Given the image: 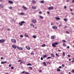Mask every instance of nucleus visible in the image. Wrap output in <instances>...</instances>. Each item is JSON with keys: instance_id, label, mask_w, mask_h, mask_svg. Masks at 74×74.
I'll use <instances>...</instances> for the list:
<instances>
[{"instance_id": "5701e85b", "label": "nucleus", "mask_w": 74, "mask_h": 74, "mask_svg": "<svg viewBox=\"0 0 74 74\" xmlns=\"http://www.w3.org/2000/svg\"><path fill=\"white\" fill-rule=\"evenodd\" d=\"M32 9H36V7L32 6Z\"/></svg>"}, {"instance_id": "bf43d9fd", "label": "nucleus", "mask_w": 74, "mask_h": 74, "mask_svg": "<svg viewBox=\"0 0 74 74\" xmlns=\"http://www.w3.org/2000/svg\"><path fill=\"white\" fill-rule=\"evenodd\" d=\"M59 69H61V68H62V66H60L59 67Z\"/></svg>"}, {"instance_id": "c85d7f7f", "label": "nucleus", "mask_w": 74, "mask_h": 74, "mask_svg": "<svg viewBox=\"0 0 74 74\" xmlns=\"http://www.w3.org/2000/svg\"><path fill=\"white\" fill-rule=\"evenodd\" d=\"M27 66H32V64L30 63H29L27 64Z\"/></svg>"}, {"instance_id": "f03ea898", "label": "nucleus", "mask_w": 74, "mask_h": 74, "mask_svg": "<svg viewBox=\"0 0 74 74\" xmlns=\"http://www.w3.org/2000/svg\"><path fill=\"white\" fill-rule=\"evenodd\" d=\"M32 23H35L37 22V21L36 19H33L32 20Z\"/></svg>"}, {"instance_id": "9b49d317", "label": "nucleus", "mask_w": 74, "mask_h": 74, "mask_svg": "<svg viewBox=\"0 0 74 74\" xmlns=\"http://www.w3.org/2000/svg\"><path fill=\"white\" fill-rule=\"evenodd\" d=\"M51 38L52 40H53V39H54V38H55V37H54V36H51Z\"/></svg>"}, {"instance_id": "c03bdc74", "label": "nucleus", "mask_w": 74, "mask_h": 74, "mask_svg": "<svg viewBox=\"0 0 74 74\" xmlns=\"http://www.w3.org/2000/svg\"><path fill=\"white\" fill-rule=\"evenodd\" d=\"M40 59L41 60H43V58L42 57H41Z\"/></svg>"}, {"instance_id": "603ef678", "label": "nucleus", "mask_w": 74, "mask_h": 74, "mask_svg": "<svg viewBox=\"0 0 74 74\" xmlns=\"http://www.w3.org/2000/svg\"><path fill=\"white\" fill-rule=\"evenodd\" d=\"M1 59H4V58H3V57H1Z\"/></svg>"}, {"instance_id": "49530a36", "label": "nucleus", "mask_w": 74, "mask_h": 74, "mask_svg": "<svg viewBox=\"0 0 74 74\" xmlns=\"http://www.w3.org/2000/svg\"><path fill=\"white\" fill-rule=\"evenodd\" d=\"M21 15H23L24 14V13H21Z\"/></svg>"}, {"instance_id": "a18cd8bd", "label": "nucleus", "mask_w": 74, "mask_h": 74, "mask_svg": "<svg viewBox=\"0 0 74 74\" xmlns=\"http://www.w3.org/2000/svg\"><path fill=\"white\" fill-rule=\"evenodd\" d=\"M22 49H23L21 47H20V50H22Z\"/></svg>"}, {"instance_id": "39448f33", "label": "nucleus", "mask_w": 74, "mask_h": 74, "mask_svg": "<svg viewBox=\"0 0 74 74\" xmlns=\"http://www.w3.org/2000/svg\"><path fill=\"white\" fill-rule=\"evenodd\" d=\"M26 49H28V50H30V47L29 46H26Z\"/></svg>"}, {"instance_id": "2eb2a0df", "label": "nucleus", "mask_w": 74, "mask_h": 74, "mask_svg": "<svg viewBox=\"0 0 74 74\" xmlns=\"http://www.w3.org/2000/svg\"><path fill=\"white\" fill-rule=\"evenodd\" d=\"M12 48H14V49H15L16 48V47L15 45H14L12 46Z\"/></svg>"}, {"instance_id": "4c0bfd02", "label": "nucleus", "mask_w": 74, "mask_h": 74, "mask_svg": "<svg viewBox=\"0 0 74 74\" xmlns=\"http://www.w3.org/2000/svg\"><path fill=\"white\" fill-rule=\"evenodd\" d=\"M63 56H65V53H64V52H63Z\"/></svg>"}, {"instance_id": "412c9836", "label": "nucleus", "mask_w": 74, "mask_h": 74, "mask_svg": "<svg viewBox=\"0 0 74 74\" xmlns=\"http://www.w3.org/2000/svg\"><path fill=\"white\" fill-rule=\"evenodd\" d=\"M32 37L33 38H36V35H33L32 36Z\"/></svg>"}, {"instance_id": "423d86ee", "label": "nucleus", "mask_w": 74, "mask_h": 74, "mask_svg": "<svg viewBox=\"0 0 74 74\" xmlns=\"http://www.w3.org/2000/svg\"><path fill=\"white\" fill-rule=\"evenodd\" d=\"M3 42H5V40H3V39L0 40V42L1 43H2Z\"/></svg>"}, {"instance_id": "20e7f679", "label": "nucleus", "mask_w": 74, "mask_h": 74, "mask_svg": "<svg viewBox=\"0 0 74 74\" xmlns=\"http://www.w3.org/2000/svg\"><path fill=\"white\" fill-rule=\"evenodd\" d=\"M53 8V6H51V7H49L48 8V9L51 10H52Z\"/></svg>"}, {"instance_id": "0e129e2a", "label": "nucleus", "mask_w": 74, "mask_h": 74, "mask_svg": "<svg viewBox=\"0 0 74 74\" xmlns=\"http://www.w3.org/2000/svg\"><path fill=\"white\" fill-rule=\"evenodd\" d=\"M9 67H11V64H9Z\"/></svg>"}, {"instance_id": "9d476101", "label": "nucleus", "mask_w": 74, "mask_h": 74, "mask_svg": "<svg viewBox=\"0 0 74 74\" xmlns=\"http://www.w3.org/2000/svg\"><path fill=\"white\" fill-rule=\"evenodd\" d=\"M39 17L40 19H44V17L41 16H39Z\"/></svg>"}, {"instance_id": "338daca9", "label": "nucleus", "mask_w": 74, "mask_h": 74, "mask_svg": "<svg viewBox=\"0 0 74 74\" xmlns=\"http://www.w3.org/2000/svg\"><path fill=\"white\" fill-rule=\"evenodd\" d=\"M72 2H73V3H74V0H72Z\"/></svg>"}, {"instance_id": "0eeeda50", "label": "nucleus", "mask_w": 74, "mask_h": 74, "mask_svg": "<svg viewBox=\"0 0 74 74\" xmlns=\"http://www.w3.org/2000/svg\"><path fill=\"white\" fill-rule=\"evenodd\" d=\"M52 27L53 29H56L58 28V27H57L56 26H53Z\"/></svg>"}, {"instance_id": "f704fd0d", "label": "nucleus", "mask_w": 74, "mask_h": 74, "mask_svg": "<svg viewBox=\"0 0 74 74\" xmlns=\"http://www.w3.org/2000/svg\"><path fill=\"white\" fill-rule=\"evenodd\" d=\"M45 45L44 44H43L42 45V47H45Z\"/></svg>"}, {"instance_id": "09e8293b", "label": "nucleus", "mask_w": 74, "mask_h": 74, "mask_svg": "<svg viewBox=\"0 0 74 74\" xmlns=\"http://www.w3.org/2000/svg\"><path fill=\"white\" fill-rule=\"evenodd\" d=\"M26 71H23L22 72V73H25Z\"/></svg>"}, {"instance_id": "8fccbe9b", "label": "nucleus", "mask_w": 74, "mask_h": 74, "mask_svg": "<svg viewBox=\"0 0 74 74\" xmlns=\"http://www.w3.org/2000/svg\"><path fill=\"white\" fill-rule=\"evenodd\" d=\"M31 55H34V53L32 52L31 53Z\"/></svg>"}, {"instance_id": "473e14b6", "label": "nucleus", "mask_w": 74, "mask_h": 74, "mask_svg": "<svg viewBox=\"0 0 74 74\" xmlns=\"http://www.w3.org/2000/svg\"><path fill=\"white\" fill-rule=\"evenodd\" d=\"M18 62H21L22 60H18Z\"/></svg>"}, {"instance_id": "37998d69", "label": "nucleus", "mask_w": 74, "mask_h": 74, "mask_svg": "<svg viewBox=\"0 0 74 74\" xmlns=\"http://www.w3.org/2000/svg\"><path fill=\"white\" fill-rule=\"evenodd\" d=\"M64 8L65 9H66V8H67V7H66V6H64Z\"/></svg>"}, {"instance_id": "6e6d98bb", "label": "nucleus", "mask_w": 74, "mask_h": 74, "mask_svg": "<svg viewBox=\"0 0 74 74\" xmlns=\"http://www.w3.org/2000/svg\"><path fill=\"white\" fill-rule=\"evenodd\" d=\"M67 48H68V49H69V48H70V47H69V46H68L67 47Z\"/></svg>"}, {"instance_id": "e433bc0d", "label": "nucleus", "mask_w": 74, "mask_h": 74, "mask_svg": "<svg viewBox=\"0 0 74 74\" xmlns=\"http://www.w3.org/2000/svg\"><path fill=\"white\" fill-rule=\"evenodd\" d=\"M12 7H9V9H10V10H11V9H12Z\"/></svg>"}, {"instance_id": "774afa93", "label": "nucleus", "mask_w": 74, "mask_h": 74, "mask_svg": "<svg viewBox=\"0 0 74 74\" xmlns=\"http://www.w3.org/2000/svg\"><path fill=\"white\" fill-rule=\"evenodd\" d=\"M72 62H73L74 63V60H72Z\"/></svg>"}, {"instance_id": "4be33fe9", "label": "nucleus", "mask_w": 74, "mask_h": 74, "mask_svg": "<svg viewBox=\"0 0 74 74\" xmlns=\"http://www.w3.org/2000/svg\"><path fill=\"white\" fill-rule=\"evenodd\" d=\"M57 71H61V70H60L58 68L57 69Z\"/></svg>"}, {"instance_id": "bb28decb", "label": "nucleus", "mask_w": 74, "mask_h": 74, "mask_svg": "<svg viewBox=\"0 0 74 74\" xmlns=\"http://www.w3.org/2000/svg\"><path fill=\"white\" fill-rule=\"evenodd\" d=\"M64 20L65 22H67V19H66V18H64Z\"/></svg>"}, {"instance_id": "7ed1b4c3", "label": "nucleus", "mask_w": 74, "mask_h": 74, "mask_svg": "<svg viewBox=\"0 0 74 74\" xmlns=\"http://www.w3.org/2000/svg\"><path fill=\"white\" fill-rule=\"evenodd\" d=\"M11 41L12 42H16V40L15 39H11Z\"/></svg>"}, {"instance_id": "c9c22d12", "label": "nucleus", "mask_w": 74, "mask_h": 74, "mask_svg": "<svg viewBox=\"0 0 74 74\" xmlns=\"http://www.w3.org/2000/svg\"><path fill=\"white\" fill-rule=\"evenodd\" d=\"M56 56H58V57H59V55L58 54V53H56Z\"/></svg>"}, {"instance_id": "58836bf2", "label": "nucleus", "mask_w": 74, "mask_h": 74, "mask_svg": "<svg viewBox=\"0 0 74 74\" xmlns=\"http://www.w3.org/2000/svg\"><path fill=\"white\" fill-rule=\"evenodd\" d=\"M51 58V57H49L47 58V59H50Z\"/></svg>"}, {"instance_id": "b1692460", "label": "nucleus", "mask_w": 74, "mask_h": 74, "mask_svg": "<svg viewBox=\"0 0 74 74\" xmlns=\"http://www.w3.org/2000/svg\"><path fill=\"white\" fill-rule=\"evenodd\" d=\"M43 58H46L47 57V55H44L43 56Z\"/></svg>"}, {"instance_id": "6e6552de", "label": "nucleus", "mask_w": 74, "mask_h": 74, "mask_svg": "<svg viewBox=\"0 0 74 74\" xmlns=\"http://www.w3.org/2000/svg\"><path fill=\"white\" fill-rule=\"evenodd\" d=\"M32 3H33V4H34L36 3V1L34 0L32 1Z\"/></svg>"}, {"instance_id": "4468645a", "label": "nucleus", "mask_w": 74, "mask_h": 74, "mask_svg": "<svg viewBox=\"0 0 74 74\" xmlns=\"http://www.w3.org/2000/svg\"><path fill=\"white\" fill-rule=\"evenodd\" d=\"M52 46L53 47H56V46L54 44V43L52 44Z\"/></svg>"}, {"instance_id": "aec40b11", "label": "nucleus", "mask_w": 74, "mask_h": 74, "mask_svg": "<svg viewBox=\"0 0 74 74\" xmlns=\"http://www.w3.org/2000/svg\"><path fill=\"white\" fill-rule=\"evenodd\" d=\"M40 3H44V0L41 1H40Z\"/></svg>"}, {"instance_id": "cd10ccee", "label": "nucleus", "mask_w": 74, "mask_h": 74, "mask_svg": "<svg viewBox=\"0 0 74 74\" xmlns=\"http://www.w3.org/2000/svg\"><path fill=\"white\" fill-rule=\"evenodd\" d=\"M29 69H30L31 70H32V69H33V68H32V67H29Z\"/></svg>"}, {"instance_id": "69168bd1", "label": "nucleus", "mask_w": 74, "mask_h": 74, "mask_svg": "<svg viewBox=\"0 0 74 74\" xmlns=\"http://www.w3.org/2000/svg\"><path fill=\"white\" fill-rule=\"evenodd\" d=\"M63 42H66V41H65V40H63Z\"/></svg>"}, {"instance_id": "c756f323", "label": "nucleus", "mask_w": 74, "mask_h": 74, "mask_svg": "<svg viewBox=\"0 0 74 74\" xmlns=\"http://www.w3.org/2000/svg\"><path fill=\"white\" fill-rule=\"evenodd\" d=\"M16 48H18V49H20V48H21V47H16Z\"/></svg>"}, {"instance_id": "ddd939ff", "label": "nucleus", "mask_w": 74, "mask_h": 74, "mask_svg": "<svg viewBox=\"0 0 74 74\" xmlns=\"http://www.w3.org/2000/svg\"><path fill=\"white\" fill-rule=\"evenodd\" d=\"M8 1L9 3H10L11 4H12V3H13V2H12V1Z\"/></svg>"}, {"instance_id": "de8ad7c7", "label": "nucleus", "mask_w": 74, "mask_h": 74, "mask_svg": "<svg viewBox=\"0 0 74 74\" xmlns=\"http://www.w3.org/2000/svg\"><path fill=\"white\" fill-rule=\"evenodd\" d=\"M9 31H10V30H11V29H7Z\"/></svg>"}, {"instance_id": "3c124183", "label": "nucleus", "mask_w": 74, "mask_h": 74, "mask_svg": "<svg viewBox=\"0 0 74 74\" xmlns=\"http://www.w3.org/2000/svg\"><path fill=\"white\" fill-rule=\"evenodd\" d=\"M72 72L73 73H74V70H72Z\"/></svg>"}, {"instance_id": "13d9d810", "label": "nucleus", "mask_w": 74, "mask_h": 74, "mask_svg": "<svg viewBox=\"0 0 74 74\" xmlns=\"http://www.w3.org/2000/svg\"><path fill=\"white\" fill-rule=\"evenodd\" d=\"M51 25H53V23H51Z\"/></svg>"}, {"instance_id": "a878e982", "label": "nucleus", "mask_w": 74, "mask_h": 74, "mask_svg": "<svg viewBox=\"0 0 74 74\" xmlns=\"http://www.w3.org/2000/svg\"><path fill=\"white\" fill-rule=\"evenodd\" d=\"M54 44H55V45H58V43L57 42H54Z\"/></svg>"}, {"instance_id": "f3484780", "label": "nucleus", "mask_w": 74, "mask_h": 74, "mask_svg": "<svg viewBox=\"0 0 74 74\" xmlns=\"http://www.w3.org/2000/svg\"><path fill=\"white\" fill-rule=\"evenodd\" d=\"M24 36L26 37H28V35H27V34L25 33V34L24 35Z\"/></svg>"}, {"instance_id": "2f4dec72", "label": "nucleus", "mask_w": 74, "mask_h": 74, "mask_svg": "<svg viewBox=\"0 0 74 74\" xmlns=\"http://www.w3.org/2000/svg\"><path fill=\"white\" fill-rule=\"evenodd\" d=\"M20 37L21 38H22V37H23V36L22 35H21L20 36Z\"/></svg>"}, {"instance_id": "a211bd4d", "label": "nucleus", "mask_w": 74, "mask_h": 74, "mask_svg": "<svg viewBox=\"0 0 74 74\" xmlns=\"http://www.w3.org/2000/svg\"><path fill=\"white\" fill-rule=\"evenodd\" d=\"M51 56L53 58H54L55 57V56H54V54L53 53H51Z\"/></svg>"}, {"instance_id": "1a4fd4ad", "label": "nucleus", "mask_w": 74, "mask_h": 74, "mask_svg": "<svg viewBox=\"0 0 74 74\" xmlns=\"http://www.w3.org/2000/svg\"><path fill=\"white\" fill-rule=\"evenodd\" d=\"M23 8L24 10H27V8H26L24 6H23Z\"/></svg>"}, {"instance_id": "ea45409f", "label": "nucleus", "mask_w": 74, "mask_h": 74, "mask_svg": "<svg viewBox=\"0 0 74 74\" xmlns=\"http://www.w3.org/2000/svg\"><path fill=\"white\" fill-rule=\"evenodd\" d=\"M22 63H23V64H25L26 63V62L24 61H23L22 62Z\"/></svg>"}, {"instance_id": "052dcab7", "label": "nucleus", "mask_w": 74, "mask_h": 74, "mask_svg": "<svg viewBox=\"0 0 74 74\" xmlns=\"http://www.w3.org/2000/svg\"><path fill=\"white\" fill-rule=\"evenodd\" d=\"M68 57H70V55H68Z\"/></svg>"}, {"instance_id": "72a5a7b5", "label": "nucleus", "mask_w": 74, "mask_h": 74, "mask_svg": "<svg viewBox=\"0 0 74 74\" xmlns=\"http://www.w3.org/2000/svg\"><path fill=\"white\" fill-rule=\"evenodd\" d=\"M66 33L67 34H69V31H66Z\"/></svg>"}, {"instance_id": "f8f14e48", "label": "nucleus", "mask_w": 74, "mask_h": 74, "mask_svg": "<svg viewBox=\"0 0 74 74\" xmlns=\"http://www.w3.org/2000/svg\"><path fill=\"white\" fill-rule=\"evenodd\" d=\"M55 19L57 20V21H58V20H60V18H59V17H56Z\"/></svg>"}, {"instance_id": "dca6fc26", "label": "nucleus", "mask_w": 74, "mask_h": 74, "mask_svg": "<svg viewBox=\"0 0 74 74\" xmlns=\"http://www.w3.org/2000/svg\"><path fill=\"white\" fill-rule=\"evenodd\" d=\"M6 63V61L2 62H1V64H4V63Z\"/></svg>"}, {"instance_id": "e2e57ef3", "label": "nucleus", "mask_w": 74, "mask_h": 74, "mask_svg": "<svg viewBox=\"0 0 74 74\" xmlns=\"http://www.w3.org/2000/svg\"><path fill=\"white\" fill-rule=\"evenodd\" d=\"M58 51H59V52H61V50H58Z\"/></svg>"}, {"instance_id": "5fc2aeb1", "label": "nucleus", "mask_w": 74, "mask_h": 74, "mask_svg": "<svg viewBox=\"0 0 74 74\" xmlns=\"http://www.w3.org/2000/svg\"><path fill=\"white\" fill-rule=\"evenodd\" d=\"M39 72H41V70H39Z\"/></svg>"}, {"instance_id": "6ab92c4d", "label": "nucleus", "mask_w": 74, "mask_h": 74, "mask_svg": "<svg viewBox=\"0 0 74 74\" xmlns=\"http://www.w3.org/2000/svg\"><path fill=\"white\" fill-rule=\"evenodd\" d=\"M43 64L45 66H47V64H46V63H45V62H43Z\"/></svg>"}, {"instance_id": "a19ab883", "label": "nucleus", "mask_w": 74, "mask_h": 74, "mask_svg": "<svg viewBox=\"0 0 74 74\" xmlns=\"http://www.w3.org/2000/svg\"><path fill=\"white\" fill-rule=\"evenodd\" d=\"M11 69H14V67H11Z\"/></svg>"}, {"instance_id": "4d7b16f0", "label": "nucleus", "mask_w": 74, "mask_h": 74, "mask_svg": "<svg viewBox=\"0 0 74 74\" xmlns=\"http://www.w3.org/2000/svg\"><path fill=\"white\" fill-rule=\"evenodd\" d=\"M33 24H30V25L31 26H33Z\"/></svg>"}, {"instance_id": "79ce46f5", "label": "nucleus", "mask_w": 74, "mask_h": 74, "mask_svg": "<svg viewBox=\"0 0 74 74\" xmlns=\"http://www.w3.org/2000/svg\"><path fill=\"white\" fill-rule=\"evenodd\" d=\"M68 27L67 26H65L64 27V28H67Z\"/></svg>"}, {"instance_id": "864d4df0", "label": "nucleus", "mask_w": 74, "mask_h": 74, "mask_svg": "<svg viewBox=\"0 0 74 74\" xmlns=\"http://www.w3.org/2000/svg\"><path fill=\"white\" fill-rule=\"evenodd\" d=\"M62 67H64V64H63L62 65Z\"/></svg>"}, {"instance_id": "f257e3e1", "label": "nucleus", "mask_w": 74, "mask_h": 74, "mask_svg": "<svg viewBox=\"0 0 74 74\" xmlns=\"http://www.w3.org/2000/svg\"><path fill=\"white\" fill-rule=\"evenodd\" d=\"M25 23V22L23 21H22L21 23H19V24L20 26H22L23 25V23Z\"/></svg>"}, {"instance_id": "393cba45", "label": "nucleus", "mask_w": 74, "mask_h": 74, "mask_svg": "<svg viewBox=\"0 0 74 74\" xmlns=\"http://www.w3.org/2000/svg\"><path fill=\"white\" fill-rule=\"evenodd\" d=\"M63 45L64 47H66V44L64 43H63Z\"/></svg>"}, {"instance_id": "680f3d73", "label": "nucleus", "mask_w": 74, "mask_h": 74, "mask_svg": "<svg viewBox=\"0 0 74 74\" xmlns=\"http://www.w3.org/2000/svg\"><path fill=\"white\" fill-rule=\"evenodd\" d=\"M47 13L48 14H49V11H48Z\"/></svg>"}, {"instance_id": "7c9ffc66", "label": "nucleus", "mask_w": 74, "mask_h": 74, "mask_svg": "<svg viewBox=\"0 0 74 74\" xmlns=\"http://www.w3.org/2000/svg\"><path fill=\"white\" fill-rule=\"evenodd\" d=\"M0 7L1 8H3V6L2 5H0Z\"/></svg>"}]
</instances>
